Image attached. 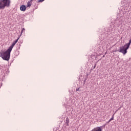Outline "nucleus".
<instances>
[{
    "mask_svg": "<svg viewBox=\"0 0 131 131\" xmlns=\"http://www.w3.org/2000/svg\"><path fill=\"white\" fill-rule=\"evenodd\" d=\"M18 40H19V38L13 41V43H12L11 46L6 51L0 52V57L2 58L3 60H5V61H9V60H10V58L11 57V52L13 50V48L15 47V45L18 42Z\"/></svg>",
    "mask_w": 131,
    "mask_h": 131,
    "instance_id": "1",
    "label": "nucleus"
},
{
    "mask_svg": "<svg viewBox=\"0 0 131 131\" xmlns=\"http://www.w3.org/2000/svg\"><path fill=\"white\" fill-rule=\"evenodd\" d=\"M11 5V0H0V10H5L6 8H9Z\"/></svg>",
    "mask_w": 131,
    "mask_h": 131,
    "instance_id": "2",
    "label": "nucleus"
},
{
    "mask_svg": "<svg viewBox=\"0 0 131 131\" xmlns=\"http://www.w3.org/2000/svg\"><path fill=\"white\" fill-rule=\"evenodd\" d=\"M130 46L128 44L126 43L124 46L120 47L119 50H116L115 51V52H119V53H122L123 55H126V54L127 53V50L129 49Z\"/></svg>",
    "mask_w": 131,
    "mask_h": 131,
    "instance_id": "3",
    "label": "nucleus"
},
{
    "mask_svg": "<svg viewBox=\"0 0 131 131\" xmlns=\"http://www.w3.org/2000/svg\"><path fill=\"white\" fill-rule=\"evenodd\" d=\"M20 10L21 12H25L26 11V6L24 5H21L20 7Z\"/></svg>",
    "mask_w": 131,
    "mask_h": 131,
    "instance_id": "4",
    "label": "nucleus"
},
{
    "mask_svg": "<svg viewBox=\"0 0 131 131\" xmlns=\"http://www.w3.org/2000/svg\"><path fill=\"white\" fill-rule=\"evenodd\" d=\"M101 127H96L92 129L93 131H102Z\"/></svg>",
    "mask_w": 131,
    "mask_h": 131,
    "instance_id": "5",
    "label": "nucleus"
},
{
    "mask_svg": "<svg viewBox=\"0 0 131 131\" xmlns=\"http://www.w3.org/2000/svg\"><path fill=\"white\" fill-rule=\"evenodd\" d=\"M69 118L67 117L66 118V121L65 122L64 125H66L67 126H69Z\"/></svg>",
    "mask_w": 131,
    "mask_h": 131,
    "instance_id": "6",
    "label": "nucleus"
},
{
    "mask_svg": "<svg viewBox=\"0 0 131 131\" xmlns=\"http://www.w3.org/2000/svg\"><path fill=\"white\" fill-rule=\"evenodd\" d=\"M32 4V3L30 2V1H29L27 3V8H30L31 7Z\"/></svg>",
    "mask_w": 131,
    "mask_h": 131,
    "instance_id": "7",
    "label": "nucleus"
},
{
    "mask_svg": "<svg viewBox=\"0 0 131 131\" xmlns=\"http://www.w3.org/2000/svg\"><path fill=\"white\" fill-rule=\"evenodd\" d=\"M112 120H114V114L113 115L112 118L108 121L111 122L112 121Z\"/></svg>",
    "mask_w": 131,
    "mask_h": 131,
    "instance_id": "8",
    "label": "nucleus"
},
{
    "mask_svg": "<svg viewBox=\"0 0 131 131\" xmlns=\"http://www.w3.org/2000/svg\"><path fill=\"white\" fill-rule=\"evenodd\" d=\"M23 32H25V28L22 29V30L21 31L20 35H22V33H23Z\"/></svg>",
    "mask_w": 131,
    "mask_h": 131,
    "instance_id": "9",
    "label": "nucleus"
},
{
    "mask_svg": "<svg viewBox=\"0 0 131 131\" xmlns=\"http://www.w3.org/2000/svg\"><path fill=\"white\" fill-rule=\"evenodd\" d=\"M106 124H104V125H103L102 126H99V127H101V129H102V128H105V126H106Z\"/></svg>",
    "mask_w": 131,
    "mask_h": 131,
    "instance_id": "10",
    "label": "nucleus"
},
{
    "mask_svg": "<svg viewBox=\"0 0 131 131\" xmlns=\"http://www.w3.org/2000/svg\"><path fill=\"white\" fill-rule=\"evenodd\" d=\"M45 0H38L37 3H42Z\"/></svg>",
    "mask_w": 131,
    "mask_h": 131,
    "instance_id": "11",
    "label": "nucleus"
},
{
    "mask_svg": "<svg viewBox=\"0 0 131 131\" xmlns=\"http://www.w3.org/2000/svg\"><path fill=\"white\" fill-rule=\"evenodd\" d=\"M88 79L87 78H85L83 81V84H85V82L86 81V80Z\"/></svg>",
    "mask_w": 131,
    "mask_h": 131,
    "instance_id": "12",
    "label": "nucleus"
},
{
    "mask_svg": "<svg viewBox=\"0 0 131 131\" xmlns=\"http://www.w3.org/2000/svg\"><path fill=\"white\" fill-rule=\"evenodd\" d=\"M96 66H97V63H95L93 67V69H92L91 70H93V69H95V68H96Z\"/></svg>",
    "mask_w": 131,
    "mask_h": 131,
    "instance_id": "13",
    "label": "nucleus"
},
{
    "mask_svg": "<svg viewBox=\"0 0 131 131\" xmlns=\"http://www.w3.org/2000/svg\"><path fill=\"white\" fill-rule=\"evenodd\" d=\"M110 122V121H109V120H108V121L106 122V123H105V124H106V125H107V124H108Z\"/></svg>",
    "mask_w": 131,
    "mask_h": 131,
    "instance_id": "14",
    "label": "nucleus"
},
{
    "mask_svg": "<svg viewBox=\"0 0 131 131\" xmlns=\"http://www.w3.org/2000/svg\"><path fill=\"white\" fill-rule=\"evenodd\" d=\"M78 91H79V88L76 89V92H78Z\"/></svg>",
    "mask_w": 131,
    "mask_h": 131,
    "instance_id": "15",
    "label": "nucleus"
},
{
    "mask_svg": "<svg viewBox=\"0 0 131 131\" xmlns=\"http://www.w3.org/2000/svg\"><path fill=\"white\" fill-rule=\"evenodd\" d=\"M29 1L32 3V2H33V0H30V1Z\"/></svg>",
    "mask_w": 131,
    "mask_h": 131,
    "instance_id": "16",
    "label": "nucleus"
},
{
    "mask_svg": "<svg viewBox=\"0 0 131 131\" xmlns=\"http://www.w3.org/2000/svg\"><path fill=\"white\" fill-rule=\"evenodd\" d=\"M120 108H121V107H120L119 108H118V110H120Z\"/></svg>",
    "mask_w": 131,
    "mask_h": 131,
    "instance_id": "17",
    "label": "nucleus"
},
{
    "mask_svg": "<svg viewBox=\"0 0 131 131\" xmlns=\"http://www.w3.org/2000/svg\"><path fill=\"white\" fill-rule=\"evenodd\" d=\"M88 76H89V75H88V74H87V75H86V78H88Z\"/></svg>",
    "mask_w": 131,
    "mask_h": 131,
    "instance_id": "18",
    "label": "nucleus"
}]
</instances>
